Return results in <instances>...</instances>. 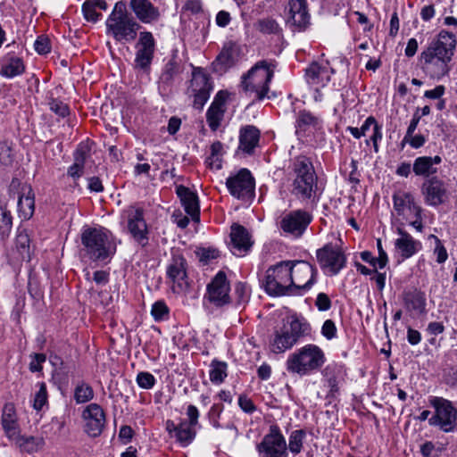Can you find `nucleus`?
Segmentation results:
<instances>
[{
  "label": "nucleus",
  "mask_w": 457,
  "mask_h": 457,
  "mask_svg": "<svg viewBox=\"0 0 457 457\" xmlns=\"http://www.w3.org/2000/svg\"><path fill=\"white\" fill-rule=\"evenodd\" d=\"M455 47V36L442 30L420 55L419 62L423 72L433 79H440L447 75Z\"/></svg>",
  "instance_id": "nucleus-1"
},
{
  "label": "nucleus",
  "mask_w": 457,
  "mask_h": 457,
  "mask_svg": "<svg viewBox=\"0 0 457 457\" xmlns=\"http://www.w3.org/2000/svg\"><path fill=\"white\" fill-rule=\"evenodd\" d=\"M292 177L291 194L304 204L308 209H314L320 198L321 192L318 187V177L310 158L299 155L289 165Z\"/></svg>",
  "instance_id": "nucleus-2"
},
{
  "label": "nucleus",
  "mask_w": 457,
  "mask_h": 457,
  "mask_svg": "<svg viewBox=\"0 0 457 457\" xmlns=\"http://www.w3.org/2000/svg\"><path fill=\"white\" fill-rule=\"evenodd\" d=\"M81 243L86 254L93 261L104 262L116 252V245L112 233L102 227L83 228Z\"/></svg>",
  "instance_id": "nucleus-3"
},
{
  "label": "nucleus",
  "mask_w": 457,
  "mask_h": 457,
  "mask_svg": "<svg viewBox=\"0 0 457 457\" xmlns=\"http://www.w3.org/2000/svg\"><path fill=\"white\" fill-rule=\"evenodd\" d=\"M106 32L119 43L133 41L140 25L127 11L126 3L119 1L106 20Z\"/></svg>",
  "instance_id": "nucleus-4"
},
{
  "label": "nucleus",
  "mask_w": 457,
  "mask_h": 457,
  "mask_svg": "<svg viewBox=\"0 0 457 457\" xmlns=\"http://www.w3.org/2000/svg\"><path fill=\"white\" fill-rule=\"evenodd\" d=\"M325 361L324 352L318 345L309 344L291 353L286 367L289 373L306 376L320 370Z\"/></svg>",
  "instance_id": "nucleus-5"
},
{
  "label": "nucleus",
  "mask_w": 457,
  "mask_h": 457,
  "mask_svg": "<svg viewBox=\"0 0 457 457\" xmlns=\"http://www.w3.org/2000/svg\"><path fill=\"white\" fill-rule=\"evenodd\" d=\"M272 78L273 71L265 61H262L242 76L241 87L245 94H254L256 99L262 100L269 92Z\"/></svg>",
  "instance_id": "nucleus-6"
},
{
  "label": "nucleus",
  "mask_w": 457,
  "mask_h": 457,
  "mask_svg": "<svg viewBox=\"0 0 457 457\" xmlns=\"http://www.w3.org/2000/svg\"><path fill=\"white\" fill-rule=\"evenodd\" d=\"M291 282L290 261H283L266 270L263 285L271 296L292 295Z\"/></svg>",
  "instance_id": "nucleus-7"
},
{
  "label": "nucleus",
  "mask_w": 457,
  "mask_h": 457,
  "mask_svg": "<svg viewBox=\"0 0 457 457\" xmlns=\"http://www.w3.org/2000/svg\"><path fill=\"white\" fill-rule=\"evenodd\" d=\"M429 404L435 409L434 415L428 419L430 426L438 427L445 433L453 432L457 427V408L445 398L431 396Z\"/></svg>",
  "instance_id": "nucleus-8"
},
{
  "label": "nucleus",
  "mask_w": 457,
  "mask_h": 457,
  "mask_svg": "<svg viewBox=\"0 0 457 457\" xmlns=\"http://www.w3.org/2000/svg\"><path fill=\"white\" fill-rule=\"evenodd\" d=\"M292 295H303L316 282L317 269L304 261H290Z\"/></svg>",
  "instance_id": "nucleus-9"
},
{
  "label": "nucleus",
  "mask_w": 457,
  "mask_h": 457,
  "mask_svg": "<svg viewBox=\"0 0 457 457\" xmlns=\"http://www.w3.org/2000/svg\"><path fill=\"white\" fill-rule=\"evenodd\" d=\"M259 457H288L287 445L277 425L270 427V431L256 445Z\"/></svg>",
  "instance_id": "nucleus-10"
},
{
  "label": "nucleus",
  "mask_w": 457,
  "mask_h": 457,
  "mask_svg": "<svg viewBox=\"0 0 457 457\" xmlns=\"http://www.w3.org/2000/svg\"><path fill=\"white\" fill-rule=\"evenodd\" d=\"M228 192L237 199L246 200L254 195V179L247 169H241L237 173L227 179Z\"/></svg>",
  "instance_id": "nucleus-11"
},
{
  "label": "nucleus",
  "mask_w": 457,
  "mask_h": 457,
  "mask_svg": "<svg viewBox=\"0 0 457 457\" xmlns=\"http://www.w3.org/2000/svg\"><path fill=\"white\" fill-rule=\"evenodd\" d=\"M230 285L223 271H219L207 286L204 299L216 307H223L232 303L229 295Z\"/></svg>",
  "instance_id": "nucleus-12"
},
{
  "label": "nucleus",
  "mask_w": 457,
  "mask_h": 457,
  "mask_svg": "<svg viewBox=\"0 0 457 457\" xmlns=\"http://www.w3.org/2000/svg\"><path fill=\"white\" fill-rule=\"evenodd\" d=\"M424 202L436 207L449 202L451 193L447 184L436 176L428 179L421 187Z\"/></svg>",
  "instance_id": "nucleus-13"
},
{
  "label": "nucleus",
  "mask_w": 457,
  "mask_h": 457,
  "mask_svg": "<svg viewBox=\"0 0 457 457\" xmlns=\"http://www.w3.org/2000/svg\"><path fill=\"white\" fill-rule=\"evenodd\" d=\"M155 39L151 32H140L136 45L137 52L134 60L136 69L145 72L149 71L155 52Z\"/></svg>",
  "instance_id": "nucleus-14"
},
{
  "label": "nucleus",
  "mask_w": 457,
  "mask_h": 457,
  "mask_svg": "<svg viewBox=\"0 0 457 457\" xmlns=\"http://www.w3.org/2000/svg\"><path fill=\"white\" fill-rule=\"evenodd\" d=\"M316 256L320 267L328 270L330 275H337L345 265V254L331 244L317 250Z\"/></svg>",
  "instance_id": "nucleus-15"
},
{
  "label": "nucleus",
  "mask_w": 457,
  "mask_h": 457,
  "mask_svg": "<svg viewBox=\"0 0 457 457\" xmlns=\"http://www.w3.org/2000/svg\"><path fill=\"white\" fill-rule=\"evenodd\" d=\"M312 220V216L305 210H295L286 214L280 220V228L285 233L300 237Z\"/></svg>",
  "instance_id": "nucleus-16"
},
{
  "label": "nucleus",
  "mask_w": 457,
  "mask_h": 457,
  "mask_svg": "<svg viewBox=\"0 0 457 457\" xmlns=\"http://www.w3.org/2000/svg\"><path fill=\"white\" fill-rule=\"evenodd\" d=\"M212 88L209 77L205 73L202 71L193 73L190 91L194 95L193 105L195 108L198 110L203 109L210 97Z\"/></svg>",
  "instance_id": "nucleus-17"
},
{
  "label": "nucleus",
  "mask_w": 457,
  "mask_h": 457,
  "mask_svg": "<svg viewBox=\"0 0 457 457\" xmlns=\"http://www.w3.org/2000/svg\"><path fill=\"white\" fill-rule=\"evenodd\" d=\"M241 54V46L232 40L226 41L220 54L213 62L216 71H226L233 67L239 60Z\"/></svg>",
  "instance_id": "nucleus-18"
},
{
  "label": "nucleus",
  "mask_w": 457,
  "mask_h": 457,
  "mask_svg": "<svg viewBox=\"0 0 457 457\" xmlns=\"http://www.w3.org/2000/svg\"><path fill=\"white\" fill-rule=\"evenodd\" d=\"M128 228L133 238L141 245L148 241L147 226L141 208L130 207L128 210Z\"/></svg>",
  "instance_id": "nucleus-19"
},
{
  "label": "nucleus",
  "mask_w": 457,
  "mask_h": 457,
  "mask_svg": "<svg viewBox=\"0 0 457 457\" xmlns=\"http://www.w3.org/2000/svg\"><path fill=\"white\" fill-rule=\"evenodd\" d=\"M86 420V432L90 436H99L105 425L104 410L97 403H90L83 412Z\"/></svg>",
  "instance_id": "nucleus-20"
},
{
  "label": "nucleus",
  "mask_w": 457,
  "mask_h": 457,
  "mask_svg": "<svg viewBox=\"0 0 457 457\" xmlns=\"http://www.w3.org/2000/svg\"><path fill=\"white\" fill-rule=\"evenodd\" d=\"M165 428L170 436L175 437L176 441L183 447L189 445L196 435L195 427L187 423L186 420H180L178 424L168 420Z\"/></svg>",
  "instance_id": "nucleus-21"
},
{
  "label": "nucleus",
  "mask_w": 457,
  "mask_h": 457,
  "mask_svg": "<svg viewBox=\"0 0 457 457\" xmlns=\"http://www.w3.org/2000/svg\"><path fill=\"white\" fill-rule=\"evenodd\" d=\"M396 233L398 237L395 240V248L403 260L412 257L421 250L420 241L414 239L402 227L396 228Z\"/></svg>",
  "instance_id": "nucleus-22"
},
{
  "label": "nucleus",
  "mask_w": 457,
  "mask_h": 457,
  "mask_svg": "<svg viewBox=\"0 0 457 457\" xmlns=\"http://www.w3.org/2000/svg\"><path fill=\"white\" fill-rule=\"evenodd\" d=\"M129 9L136 18L145 24L154 23L159 21L161 13L159 9L149 0H129Z\"/></svg>",
  "instance_id": "nucleus-23"
},
{
  "label": "nucleus",
  "mask_w": 457,
  "mask_h": 457,
  "mask_svg": "<svg viewBox=\"0 0 457 457\" xmlns=\"http://www.w3.org/2000/svg\"><path fill=\"white\" fill-rule=\"evenodd\" d=\"M25 70L23 58L13 52L7 53L0 58V75L5 79L21 76Z\"/></svg>",
  "instance_id": "nucleus-24"
},
{
  "label": "nucleus",
  "mask_w": 457,
  "mask_h": 457,
  "mask_svg": "<svg viewBox=\"0 0 457 457\" xmlns=\"http://www.w3.org/2000/svg\"><path fill=\"white\" fill-rule=\"evenodd\" d=\"M230 238L231 251L237 255H241L248 252L253 245L251 235L248 230L237 223H234L231 226Z\"/></svg>",
  "instance_id": "nucleus-25"
},
{
  "label": "nucleus",
  "mask_w": 457,
  "mask_h": 457,
  "mask_svg": "<svg viewBox=\"0 0 457 457\" xmlns=\"http://www.w3.org/2000/svg\"><path fill=\"white\" fill-rule=\"evenodd\" d=\"M394 209L397 215L403 216L406 220L413 213L422 212L420 206L415 204L413 195L409 192H398L393 195Z\"/></svg>",
  "instance_id": "nucleus-26"
},
{
  "label": "nucleus",
  "mask_w": 457,
  "mask_h": 457,
  "mask_svg": "<svg viewBox=\"0 0 457 457\" xmlns=\"http://www.w3.org/2000/svg\"><path fill=\"white\" fill-rule=\"evenodd\" d=\"M1 425L4 435L12 441L21 433L16 410L12 403L4 405L1 415Z\"/></svg>",
  "instance_id": "nucleus-27"
},
{
  "label": "nucleus",
  "mask_w": 457,
  "mask_h": 457,
  "mask_svg": "<svg viewBox=\"0 0 457 457\" xmlns=\"http://www.w3.org/2000/svg\"><path fill=\"white\" fill-rule=\"evenodd\" d=\"M226 96L220 91L206 112V120L212 130L215 131L220 127L225 112Z\"/></svg>",
  "instance_id": "nucleus-28"
},
{
  "label": "nucleus",
  "mask_w": 457,
  "mask_h": 457,
  "mask_svg": "<svg viewBox=\"0 0 457 457\" xmlns=\"http://www.w3.org/2000/svg\"><path fill=\"white\" fill-rule=\"evenodd\" d=\"M176 193L186 212L190 215L194 220H199L200 209L196 194L182 185L177 187Z\"/></svg>",
  "instance_id": "nucleus-29"
},
{
  "label": "nucleus",
  "mask_w": 457,
  "mask_h": 457,
  "mask_svg": "<svg viewBox=\"0 0 457 457\" xmlns=\"http://www.w3.org/2000/svg\"><path fill=\"white\" fill-rule=\"evenodd\" d=\"M260 135V130L253 125L242 127L239 131L238 148L248 154H253L259 144Z\"/></svg>",
  "instance_id": "nucleus-30"
},
{
  "label": "nucleus",
  "mask_w": 457,
  "mask_h": 457,
  "mask_svg": "<svg viewBox=\"0 0 457 457\" xmlns=\"http://www.w3.org/2000/svg\"><path fill=\"white\" fill-rule=\"evenodd\" d=\"M332 72L327 65L313 62L306 69L305 77L310 85L324 87L330 81Z\"/></svg>",
  "instance_id": "nucleus-31"
},
{
  "label": "nucleus",
  "mask_w": 457,
  "mask_h": 457,
  "mask_svg": "<svg viewBox=\"0 0 457 457\" xmlns=\"http://www.w3.org/2000/svg\"><path fill=\"white\" fill-rule=\"evenodd\" d=\"M35 211L34 193L29 185H22L18 196V212L23 220H29Z\"/></svg>",
  "instance_id": "nucleus-32"
},
{
  "label": "nucleus",
  "mask_w": 457,
  "mask_h": 457,
  "mask_svg": "<svg viewBox=\"0 0 457 457\" xmlns=\"http://www.w3.org/2000/svg\"><path fill=\"white\" fill-rule=\"evenodd\" d=\"M295 344V338L287 331V327L283 326L280 329L275 330L270 342V348L275 353H281L291 349Z\"/></svg>",
  "instance_id": "nucleus-33"
},
{
  "label": "nucleus",
  "mask_w": 457,
  "mask_h": 457,
  "mask_svg": "<svg viewBox=\"0 0 457 457\" xmlns=\"http://www.w3.org/2000/svg\"><path fill=\"white\" fill-rule=\"evenodd\" d=\"M440 156H420L415 159L412 170L417 176L430 177L437 172L436 165L441 163Z\"/></svg>",
  "instance_id": "nucleus-34"
},
{
  "label": "nucleus",
  "mask_w": 457,
  "mask_h": 457,
  "mask_svg": "<svg viewBox=\"0 0 457 457\" xmlns=\"http://www.w3.org/2000/svg\"><path fill=\"white\" fill-rule=\"evenodd\" d=\"M182 70L181 61L175 52L162 69L159 79L160 85L163 87H170L173 83L175 78L182 72Z\"/></svg>",
  "instance_id": "nucleus-35"
},
{
  "label": "nucleus",
  "mask_w": 457,
  "mask_h": 457,
  "mask_svg": "<svg viewBox=\"0 0 457 457\" xmlns=\"http://www.w3.org/2000/svg\"><path fill=\"white\" fill-rule=\"evenodd\" d=\"M295 124L297 130L306 131L311 129L320 130L323 127V120L320 116L314 115L310 111L303 110L299 112Z\"/></svg>",
  "instance_id": "nucleus-36"
},
{
  "label": "nucleus",
  "mask_w": 457,
  "mask_h": 457,
  "mask_svg": "<svg viewBox=\"0 0 457 457\" xmlns=\"http://www.w3.org/2000/svg\"><path fill=\"white\" fill-rule=\"evenodd\" d=\"M187 262L182 255H174L171 262L167 268V274L173 282L179 284L187 277L186 271Z\"/></svg>",
  "instance_id": "nucleus-37"
},
{
  "label": "nucleus",
  "mask_w": 457,
  "mask_h": 457,
  "mask_svg": "<svg viewBox=\"0 0 457 457\" xmlns=\"http://www.w3.org/2000/svg\"><path fill=\"white\" fill-rule=\"evenodd\" d=\"M228 364L225 361L212 360L210 364L209 377L212 384L220 385L223 383L228 376Z\"/></svg>",
  "instance_id": "nucleus-38"
},
{
  "label": "nucleus",
  "mask_w": 457,
  "mask_h": 457,
  "mask_svg": "<svg viewBox=\"0 0 457 457\" xmlns=\"http://www.w3.org/2000/svg\"><path fill=\"white\" fill-rule=\"evenodd\" d=\"M12 441L21 449V451L29 453L37 452L42 444L41 438L21 436V433Z\"/></svg>",
  "instance_id": "nucleus-39"
},
{
  "label": "nucleus",
  "mask_w": 457,
  "mask_h": 457,
  "mask_svg": "<svg viewBox=\"0 0 457 457\" xmlns=\"http://www.w3.org/2000/svg\"><path fill=\"white\" fill-rule=\"evenodd\" d=\"M286 22L293 31H303L310 24V15L308 12L289 13Z\"/></svg>",
  "instance_id": "nucleus-40"
},
{
  "label": "nucleus",
  "mask_w": 457,
  "mask_h": 457,
  "mask_svg": "<svg viewBox=\"0 0 457 457\" xmlns=\"http://www.w3.org/2000/svg\"><path fill=\"white\" fill-rule=\"evenodd\" d=\"M405 304L411 310L420 313L425 312L426 297L420 291L409 292L404 295Z\"/></svg>",
  "instance_id": "nucleus-41"
},
{
  "label": "nucleus",
  "mask_w": 457,
  "mask_h": 457,
  "mask_svg": "<svg viewBox=\"0 0 457 457\" xmlns=\"http://www.w3.org/2000/svg\"><path fill=\"white\" fill-rule=\"evenodd\" d=\"M287 331L297 343L300 337L310 334L311 327L310 324L304 320L294 319L289 323Z\"/></svg>",
  "instance_id": "nucleus-42"
},
{
  "label": "nucleus",
  "mask_w": 457,
  "mask_h": 457,
  "mask_svg": "<svg viewBox=\"0 0 457 457\" xmlns=\"http://www.w3.org/2000/svg\"><path fill=\"white\" fill-rule=\"evenodd\" d=\"M305 435L306 434L303 429L292 431L289 436L287 451L289 450L293 454H298L301 453Z\"/></svg>",
  "instance_id": "nucleus-43"
},
{
  "label": "nucleus",
  "mask_w": 457,
  "mask_h": 457,
  "mask_svg": "<svg viewBox=\"0 0 457 457\" xmlns=\"http://www.w3.org/2000/svg\"><path fill=\"white\" fill-rule=\"evenodd\" d=\"M94 397V390L91 386L85 382L77 385L74 390V399L77 403L89 402Z\"/></svg>",
  "instance_id": "nucleus-44"
},
{
  "label": "nucleus",
  "mask_w": 457,
  "mask_h": 457,
  "mask_svg": "<svg viewBox=\"0 0 457 457\" xmlns=\"http://www.w3.org/2000/svg\"><path fill=\"white\" fill-rule=\"evenodd\" d=\"M250 298V287L244 282H237L234 287L233 300L237 306L245 304Z\"/></svg>",
  "instance_id": "nucleus-45"
},
{
  "label": "nucleus",
  "mask_w": 457,
  "mask_h": 457,
  "mask_svg": "<svg viewBox=\"0 0 457 457\" xmlns=\"http://www.w3.org/2000/svg\"><path fill=\"white\" fill-rule=\"evenodd\" d=\"M258 31L263 34H278L280 31L278 23L272 18L260 19L256 23Z\"/></svg>",
  "instance_id": "nucleus-46"
},
{
  "label": "nucleus",
  "mask_w": 457,
  "mask_h": 457,
  "mask_svg": "<svg viewBox=\"0 0 457 457\" xmlns=\"http://www.w3.org/2000/svg\"><path fill=\"white\" fill-rule=\"evenodd\" d=\"M223 145L220 141H215L211 145V155L207 159L208 164L217 170L221 168L220 156L222 155Z\"/></svg>",
  "instance_id": "nucleus-47"
},
{
  "label": "nucleus",
  "mask_w": 457,
  "mask_h": 457,
  "mask_svg": "<svg viewBox=\"0 0 457 457\" xmlns=\"http://www.w3.org/2000/svg\"><path fill=\"white\" fill-rule=\"evenodd\" d=\"M16 248L23 260H30L29 237L27 233L21 232L17 235Z\"/></svg>",
  "instance_id": "nucleus-48"
},
{
  "label": "nucleus",
  "mask_w": 457,
  "mask_h": 457,
  "mask_svg": "<svg viewBox=\"0 0 457 457\" xmlns=\"http://www.w3.org/2000/svg\"><path fill=\"white\" fill-rule=\"evenodd\" d=\"M12 227V217L5 206L0 204V234L4 237L8 235Z\"/></svg>",
  "instance_id": "nucleus-49"
},
{
  "label": "nucleus",
  "mask_w": 457,
  "mask_h": 457,
  "mask_svg": "<svg viewBox=\"0 0 457 457\" xmlns=\"http://www.w3.org/2000/svg\"><path fill=\"white\" fill-rule=\"evenodd\" d=\"M170 310L163 301H157L152 305L151 314L155 321H162L169 319Z\"/></svg>",
  "instance_id": "nucleus-50"
},
{
  "label": "nucleus",
  "mask_w": 457,
  "mask_h": 457,
  "mask_svg": "<svg viewBox=\"0 0 457 457\" xmlns=\"http://www.w3.org/2000/svg\"><path fill=\"white\" fill-rule=\"evenodd\" d=\"M89 155H90V147H89L88 144L80 143L78 145V147L73 154V156H74L73 163L77 164L79 167L84 168L85 162H86L87 159L89 157Z\"/></svg>",
  "instance_id": "nucleus-51"
},
{
  "label": "nucleus",
  "mask_w": 457,
  "mask_h": 457,
  "mask_svg": "<svg viewBox=\"0 0 457 457\" xmlns=\"http://www.w3.org/2000/svg\"><path fill=\"white\" fill-rule=\"evenodd\" d=\"M89 155H90V147H89L88 144L80 143L78 145V147L73 154V156H74L73 163L77 164L79 167L84 168L85 162H86L87 159L89 157Z\"/></svg>",
  "instance_id": "nucleus-52"
},
{
  "label": "nucleus",
  "mask_w": 457,
  "mask_h": 457,
  "mask_svg": "<svg viewBox=\"0 0 457 457\" xmlns=\"http://www.w3.org/2000/svg\"><path fill=\"white\" fill-rule=\"evenodd\" d=\"M376 123V119L373 117V116H369L365 121L363 122V124L361 125V127L359 129V128H354V127H348L347 128V130L355 137V138H360L362 136H365L366 135V132L370 129V128L371 126H373V124Z\"/></svg>",
  "instance_id": "nucleus-53"
},
{
  "label": "nucleus",
  "mask_w": 457,
  "mask_h": 457,
  "mask_svg": "<svg viewBox=\"0 0 457 457\" xmlns=\"http://www.w3.org/2000/svg\"><path fill=\"white\" fill-rule=\"evenodd\" d=\"M39 389L35 395L33 407L37 411L42 410L43 406L47 403V392L45 383H39Z\"/></svg>",
  "instance_id": "nucleus-54"
},
{
  "label": "nucleus",
  "mask_w": 457,
  "mask_h": 457,
  "mask_svg": "<svg viewBox=\"0 0 457 457\" xmlns=\"http://www.w3.org/2000/svg\"><path fill=\"white\" fill-rule=\"evenodd\" d=\"M430 237L435 240L436 244L433 253L436 257V262L442 264L445 262L446 260L448 259L446 248L444 246L441 240L436 236L431 235Z\"/></svg>",
  "instance_id": "nucleus-55"
},
{
  "label": "nucleus",
  "mask_w": 457,
  "mask_h": 457,
  "mask_svg": "<svg viewBox=\"0 0 457 457\" xmlns=\"http://www.w3.org/2000/svg\"><path fill=\"white\" fill-rule=\"evenodd\" d=\"M420 448L423 457H438L442 452V448L431 441L424 442Z\"/></svg>",
  "instance_id": "nucleus-56"
},
{
  "label": "nucleus",
  "mask_w": 457,
  "mask_h": 457,
  "mask_svg": "<svg viewBox=\"0 0 457 457\" xmlns=\"http://www.w3.org/2000/svg\"><path fill=\"white\" fill-rule=\"evenodd\" d=\"M14 160L10 145L5 142H0V162L3 165L9 166Z\"/></svg>",
  "instance_id": "nucleus-57"
},
{
  "label": "nucleus",
  "mask_w": 457,
  "mask_h": 457,
  "mask_svg": "<svg viewBox=\"0 0 457 457\" xmlns=\"http://www.w3.org/2000/svg\"><path fill=\"white\" fill-rule=\"evenodd\" d=\"M82 12L87 21L96 22L102 16L100 12H96V6L90 1H86L83 4Z\"/></svg>",
  "instance_id": "nucleus-58"
},
{
  "label": "nucleus",
  "mask_w": 457,
  "mask_h": 457,
  "mask_svg": "<svg viewBox=\"0 0 457 457\" xmlns=\"http://www.w3.org/2000/svg\"><path fill=\"white\" fill-rule=\"evenodd\" d=\"M155 378L149 372H139L137 376V385L144 389H151L155 384Z\"/></svg>",
  "instance_id": "nucleus-59"
},
{
  "label": "nucleus",
  "mask_w": 457,
  "mask_h": 457,
  "mask_svg": "<svg viewBox=\"0 0 457 457\" xmlns=\"http://www.w3.org/2000/svg\"><path fill=\"white\" fill-rule=\"evenodd\" d=\"M196 254L199 257L200 262H204V264H207L212 260L218 258L220 255V252L219 250L211 247L200 248L196 252Z\"/></svg>",
  "instance_id": "nucleus-60"
},
{
  "label": "nucleus",
  "mask_w": 457,
  "mask_h": 457,
  "mask_svg": "<svg viewBox=\"0 0 457 457\" xmlns=\"http://www.w3.org/2000/svg\"><path fill=\"white\" fill-rule=\"evenodd\" d=\"M48 104L50 110L60 117L63 118L69 114L68 105L60 100L52 99Z\"/></svg>",
  "instance_id": "nucleus-61"
},
{
  "label": "nucleus",
  "mask_w": 457,
  "mask_h": 457,
  "mask_svg": "<svg viewBox=\"0 0 457 457\" xmlns=\"http://www.w3.org/2000/svg\"><path fill=\"white\" fill-rule=\"evenodd\" d=\"M34 47L39 54H48L51 50L50 41L46 37L39 36L34 43Z\"/></svg>",
  "instance_id": "nucleus-62"
},
{
  "label": "nucleus",
  "mask_w": 457,
  "mask_h": 457,
  "mask_svg": "<svg viewBox=\"0 0 457 457\" xmlns=\"http://www.w3.org/2000/svg\"><path fill=\"white\" fill-rule=\"evenodd\" d=\"M31 361L29 362V370L31 372H39L42 370V363L46 360L44 353H34L30 355Z\"/></svg>",
  "instance_id": "nucleus-63"
},
{
  "label": "nucleus",
  "mask_w": 457,
  "mask_h": 457,
  "mask_svg": "<svg viewBox=\"0 0 457 457\" xmlns=\"http://www.w3.org/2000/svg\"><path fill=\"white\" fill-rule=\"evenodd\" d=\"M321 334L327 339L331 340L337 336V327L331 320H327L322 325Z\"/></svg>",
  "instance_id": "nucleus-64"
}]
</instances>
